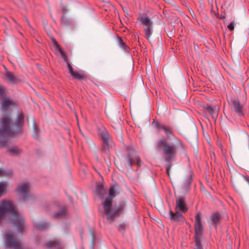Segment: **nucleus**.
<instances>
[{"instance_id":"f257e3e1","label":"nucleus","mask_w":249,"mask_h":249,"mask_svg":"<svg viewBox=\"0 0 249 249\" xmlns=\"http://www.w3.org/2000/svg\"><path fill=\"white\" fill-rule=\"evenodd\" d=\"M152 125L163 130L167 135L168 139L172 141L171 142H167L164 138H162L158 142V145L162 146L164 160L167 162H170L175 159L178 150L184 151V144L180 139L173 134L171 128L154 122L152 123Z\"/></svg>"},{"instance_id":"f03ea898","label":"nucleus","mask_w":249,"mask_h":249,"mask_svg":"<svg viewBox=\"0 0 249 249\" xmlns=\"http://www.w3.org/2000/svg\"><path fill=\"white\" fill-rule=\"evenodd\" d=\"M8 215L10 222L16 228L17 231L22 234L25 229L24 219L17 210L13 202L3 200L0 202V224Z\"/></svg>"},{"instance_id":"7ed1b4c3","label":"nucleus","mask_w":249,"mask_h":249,"mask_svg":"<svg viewBox=\"0 0 249 249\" xmlns=\"http://www.w3.org/2000/svg\"><path fill=\"white\" fill-rule=\"evenodd\" d=\"M24 119L23 113L22 112H18L17 119L14 124V127H12L11 120L9 118H2L0 120V142H5L7 137L14 135V127L18 130H20L23 123Z\"/></svg>"},{"instance_id":"20e7f679","label":"nucleus","mask_w":249,"mask_h":249,"mask_svg":"<svg viewBox=\"0 0 249 249\" xmlns=\"http://www.w3.org/2000/svg\"><path fill=\"white\" fill-rule=\"evenodd\" d=\"M116 189L114 186L110 187L109 191V195L104 202V210L107 218L112 222L116 216L119 215L120 212L124 208V205L116 206L113 209H111L112 199L116 196Z\"/></svg>"},{"instance_id":"39448f33","label":"nucleus","mask_w":249,"mask_h":249,"mask_svg":"<svg viewBox=\"0 0 249 249\" xmlns=\"http://www.w3.org/2000/svg\"><path fill=\"white\" fill-rule=\"evenodd\" d=\"M4 246L6 249H26L17 239L15 232L6 231L3 236Z\"/></svg>"},{"instance_id":"423d86ee","label":"nucleus","mask_w":249,"mask_h":249,"mask_svg":"<svg viewBox=\"0 0 249 249\" xmlns=\"http://www.w3.org/2000/svg\"><path fill=\"white\" fill-rule=\"evenodd\" d=\"M195 249H203L201 243L203 237V227L201 222V215L200 213L196 214L195 217Z\"/></svg>"},{"instance_id":"0eeeda50","label":"nucleus","mask_w":249,"mask_h":249,"mask_svg":"<svg viewBox=\"0 0 249 249\" xmlns=\"http://www.w3.org/2000/svg\"><path fill=\"white\" fill-rule=\"evenodd\" d=\"M138 20L141 21L145 32V36L146 39H149L153 33V21L146 16H142L139 17Z\"/></svg>"},{"instance_id":"6e6552de","label":"nucleus","mask_w":249,"mask_h":249,"mask_svg":"<svg viewBox=\"0 0 249 249\" xmlns=\"http://www.w3.org/2000/svg\"><path fill=\"white\" fill-rule=\"evenodd\" d=\"M30 187L29 183L25 182L19 185L17 189L18 194L24 201L29 200L31 197L29 193Z\"/></svg>"},{"instance_id":"1a4fd4ad","label":"nucleus","mask_w":249,"mask_h":249,"mask_svg":"<svg viewBox=\"0 0 249 249\" xmlns=\"http://www.w3.org/2000/svg\"><path fill=\"white\" fill-rule=\"evenodd\" d=\"M99 135L103 141V144L105 148L108 147L111 142L108 131L106 129L103 128L99 130Z\"/></svg>"},{"instance_id":"9d476101","label":"nucleus","mask_w":249,"mask_h":249,"mask_svg":"<svg viewBox=\"0 0 249 249\" xmlns=\"http://www.w3.org/2000/svg\"><path fill=\"white\" fill-rule=\"evenodd\" d=\"M231 106L232 109L236 115L238 116L243 115V106L240 104L238 100L235 99L231 100Z\"/></svg>"},{"instance_id":"9b49d317","label":"nucleus","mask_w":249,"mask_h":249,"mask_svg":"<svg viewBox=\"0 0 249 249\" xmlns=\"http://www.w3.org/2000/svg\"><path fill=\"white\" fill-rule=\"evenodd\" d=\"M15 103L9 97H4L2 99L1 106L2 112H6L10 107L14 106Z\"/></svg>"},{"instance_id":"f8f14e48","label":"nucleus","mask_w":249,"mask_h":249,"mask_svg":"<svg viewBox=\"0 0 249 249\" xmlns=\"http://www.w3.org/2000/svg\"><path fill=\"white\" fill-rule=\"evenodd\" d=\"M10 174V173L0 169V177L7 176ZM7 185L6 182H0V197L6 192Z\"/></svg>"},{"instance_id":"ddd939ff","label":"nucleus","mask_w":249,"mask_h":249,"mask_svg":"<svg viewBox=\"0 0 249 249\" xmlns=\"http://www.w3.org/2000/svg\"><path fill=\"white\" fill-rule=\"evenodd\" d=\"M205 109L212 115L213 119H216L219 112V108L218 106L215 105L212 106L208 105L205 107Z\"/></svg>"},{"instance_id":"4468645a","label":"nucleus","mask_w":249,"mask_h":249,"mask_svg":"<svg viewBox=\"0 0 249 249\" xmlns=\"http://www.w3.org/2000/svg\"><path fill=\"white\" fill-rule=\"evenodd\" d=\"M126 160L127 161L129 166L130 168H132L133 163H136L138 166H141V160L140 158L137 155H134L133 157L129 154L126 157Z\"/></svg>"},{"instance_id":"2eb2a0df","label":"nucleus","mask_w":249,"mask_h":249,"mask_svg":"<svg viewBox=\"0 0 249 249\" xmlns=\"http://www.w3.org/2000/svg\"><path fill=\"white\" fill-rule=\"evenodd\" d=\"M176 209L177 210L185 213L187 210V207L183 197H180L176 200Z\"/></svg>"},{"instance_id":"dca6fc26","label":"nucleus","mask_w":249,"mask_h":249,"mask_svg":"<svg viewBox=\"0 0 249 249\" xmlns=\"http://www.w3.org/2000/svg\"><path fill=\"white\" fill-rule=\"evenodd\" d=\"M96 193L97 196L101 199L104 197V195L106 193V190L104 188L103 186L100 184H97L96 186Z\"/></svg>"},{"instance_id":"f3484780","label":"nucleus","mask_w":249,"mask_h":249,"mask_svg":"<svg viewBox=\"0 0 249 249\" xmlns=\"http://www.w3.org/2000/svg\"><path fill=\"white\" fill-rule=\"evenodd\" d=\"M46 247L50 249H60V243L57 240L50 241L46 244Z\"/></svg>"},{"instance_id":"a211bd4d","label":"nucleus","mask_w":249,"mask_h":249,"mask_svg":"<svg viewBox=\"0 0 249 249\" xmlns=\"http://www.w3.org/2000/svg\"><path fill=\"white\" fill-rule=\"evenodd\" d=\"M170 217L171 219L177 221H180L183 218L182 214L178 212L174 213L171 211L170 212Z\"/></svg>"},{"instance_id":"6ab92c4d","label":"nucleus","mask_w":249,"mask_h":249,"mask_svg":"<svg viewBox=\"0 0 249 249\" xmlns=\"http://www.w3.org/2000/svg\"><path fill=\"white\" fill-rule=\"evenodd\" d=\"M6 80L9 83L13 84L17 80V78L10 72L7 71L5 74Z\"/></svg>"},{"instance_id":"aec40b11","label":"nucleus","mask_w":249,"mask_h":249,"mask_svg":"<svg viewBox=\"0 0 249 249\" xmlns=\"http://www.w3.org/2000/svg\"><path fill=\"white\" fill-rule=\"evenodd\" d=\"M34 225L36 229L39 230L46 229L49 227V224L45 222H35Z\"/></svg>"},{"instance_id":"412c9836","label":"nucleus","mask_w":249,"mask_h":249,"mask_svg":"<svg viewBox=\"0 0 249 249\" xmlns=\"http://www.w3.org/2000/svg\"><path fill=\"white\" fill-rule=\"evenodd\" d=\"M220 219V215L218 213H213L211 217V221L215 226V229L217 228V224L218 223Z\"/></svg>"},{"instance_id":"4be33fe9","label":"nucleus","mask_w":249,"mask_h":249,"mask_svg":"<svg viewBox=\"0 0 249 249\" xmlns=\"http://www.w3.org/2000/svg\"><path fill=\"white\" fill-rule=\"evenodd\" d=\"M53 43L54 46V47L56 48V50L58 51V52L61 54V55L62 57H63V58L65 60H66V59L67 58V55H66L65 53L59 47L58 44H57L56 41L55 40V39L54 38H53Z\"/></svg>"},{"instance_id":"5701e85b","label":"nucleus","mask_w":249,"mask_h":249,"mask_svg":"<svg viewBox=\"0 0 249 249\" xmlns=\"http://www.w3.org/2000/svg\"><path fill=\"white\" fill-rule=\"evenodd\" d=\"M67 213V210L65 208L63 207L59 210L57 213L54 215V217H63Z\"/></svg>"},{"instance_id":"b1692460","label":"nucleus","mask_w":249,"mask_h":249,"mask_svg":"<svg viewBox=\"0 0 249 249\" xmlns=\"http://www.w3.org/2000/svg\"><path fill=\"white\" fill-rule=\"evenodd\" d=\"M9 152L13 155H18L19 152V149L16 146H13L9 149Z\"/></svg>"},{"instance_id":"393cba45","label":"nucleus","mask_w":249,"mask_h":249,"mask_svg":"<svg viewBox=\"0 0 249 249\" xmlns=\"http://www.w3.org/2000/svg\"><path fill=\"white\" fill-rule=\"evenodd\" d=\"M71 76L75 78V79H79V80H81L82 79H84L85 78V76L83 74H79L76 72H74L72 75Z\"/></svg>"},{"instance_id":"a878e982","label":"nucleus","mask_w":249,"mask_h":249,"mask_svg":"<svg viewBox=\"0 0 249 249\" xmlns=\"http://www.w3.org/2000/svg\"><path fill=\"white\" fill-rule=\"evenodd\" d=\"M61 22L64 25H68L71 24V21L66 17H63L61 19Z\"/></svg>"},{"instance_id":"bb28decb","label":"nucleus","mask_w":249,"mask_h":249,"mask_svg":"<svg viewBox=\"0 0 249 249\" xmlns=\"http://www.w3.org/2000/svg\"><path fill=\"white\" fill-rule=\"evenodd\" d=\"M238 177L243 179L245 181L249 184V177L248 176H243L240 174H237Z\"/></svg>"},{"instance_id":"cd10ccee","label":"nucleus","mask_w":249,"mask_h":249,"mask_svg":"<svg viewBox=\"0 0 249 249\" xmlns=\"http://www.w3.org/2000/svg\"><path fill=\"white\" fill-rule=\"evenodd\" d=\"M118 43L119 44V46L122 49H125V47H126V44L121 38H119L118 39Z\"/></svg>"},{"instance_id":"c85d7f7f","label":"nucleus","mask_w":249,"mask_h":249,"mask_svg":"<svg viewBox=\"0 0 249 249\" xmlns=\"http://www.w3.org/2000/svg\"><path fill=\"white\" fill-rule=\"evenodd\" d=\"M67 64H68L69 71L70 73H71V74L72 75L75 71H73L72 67L71 66V65L68 62H67Z\"/></svg>"},{"instance_id":"c756f323","label":"nucleus","mask_w":249,"mask_h":249,"mask_svg":"<svg viewBox=\"0 0 249 249\" xmlns=\"http://www.w3.org/2000/svg\"><path fill=\"white\" fill-rule=\"evenodd\" d=\"M228 28L231 31L233 30V29H234V25H233V22L230 23V24L228 25Z\"/></svg>"},{"instance_id":"7c9ffc66","label":"nucleus","mask_w":249,"mask_h":249,"mask_svg":"<svg viewBox=\"0 0 249 249\" xmlns=\"http://www.w3.org/2000/svg\"><path fill=\"white\" fill-rule=\"evenodd\" d=\"M171 165H169V164H167L166 165V172H167V173L169 175V171H170V170L171 169Z\"/></svg>"},{"instance_id":"2f4dec72","label":"nucleus","mask_w":249,"mask_h":249,"mask_svg":"<svg viewBox=\"0 0 249 249\" xmlns=\"http://www.w3.org/2000/svg\"><path fill=\"white\" fill-rule=\"evenodd\" d=\"M3 89L1 87H0V96L2 95L3 94Z\"/></svg>"},{"instance_id":"473e14b6","label":"nucleus","mask_w":249,"mask_h":249,"mask_svg":"<svg viewBox=\"0 0 249 249\" xmlns=\"http://www.w3.org/2000/svg\"><path fill=\"white\" fill-rule=\"evenodd\" d=\"M34 127H35V128H34L35 131L36 132V131H37V129L36 127V125H35V123L34 124Z\"/></svg>"}]
</instances>
